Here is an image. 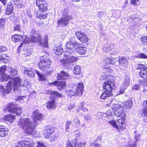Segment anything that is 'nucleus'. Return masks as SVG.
<instances>
[{"instance_id": "1", "label": "nucleus", "mask_w": 147, "mask_h": 147, "mask_svg": "<svg viewBox=\"0 0 147 147\" xmlns=\"http://www.w3.org/2000/svg\"><path fill=\"white\" fill-rule=\"evenodd\" d=\"M70 44V43H66V48L63 52L64 58L62 61L63 65L66 67H70L78 59V57L74 54V53L76 51V48L73 47Z\"/></svg>"}, {"instance_id": "2", "label": "nucleus", "mask_w": 147, "mask_h": 147, "mask_svg": "<svg viewBox=\"0 0 147 147\" xmlns=\"http://www.w3.org/2000/svg\"><path fill=\"white\" fill-rule=\"evenodd\" d=\"M18 125L25 131L28 134H32L33 132L35 126L29 117L21 118L19 121Z\"/></svg>"}, {"instance_id": "3", "label": "nucleus", "mask_w": 147, "mask_h": 147, "mask_svg": "<svg viewBox=\"0 0 147 147\" xmlns=\"http://www.w3.org/2000/svg\"><path fill=\"white\" fill-rule=\"evenodd\" d=\"M83 86L82 82L77 84L76 85H73L71 89L66 91L68 98L74 99L77 96H81L83 94Z\"/></svg>"}, {"instance_id": "4", "label": "nucleus", "mask_w": 147, "mask_h": 147, "mask_svg": "<svg viewBox=\"0 0 147 147\" xmlns=\"http://www.w3.org/2000/svg\"><path fill=\"white\" fill-rule=\"evenodd\" d=\"M47 38L48 37L47 36H45L44 37V41L41 40V37L40 36H38L37 37L34 36H31L30 38V40L28 37H26L24 39V41L22 44L19 46L18 48V50L21 47V46L24 44H28L31 41L34 42H37L38 41L40 42V43L41 46L42 47H47Z\"/></svg>"}, {"instance_id": "5", "label": "nucleus", "mask_w": 147, "mask_h": 147, "mask_svg": "<svg viewBox=\"0 0 147 147\" xmlns=\"http://www.w3.org/2000/svg\"><path fill=\"white\" fill-rule=\"evenodd\" d=\"M105 78L104 79L107 78L109 79L107 81L105 82L103 84V88L104 90L108 92H111L112 90L115 87V82L114 80L115 79V77H111L109 74H104Z\"/></svg>"}, {"instance_id": "6", "label": "nucleus", "mask_w": 147, "mask_h": 147, "mask_svg": "<svg viewBox=\"0 0 147 147\" xmlns=\"http://www.w3.org/2000/svg\"><path fill=\"white\" fill-rule=\"evenodd\" d=\"M13 82V90L14 91L18 90L19 88L22 85L23 87L25 88L24 89L27 90L30 87V85L28 82H25L23 84H20V79L18 77L14 76L11 79Z\"/></svg>"}, {"instance_id": "7", "label": "nucleus", "mask_w": 147, "mask_h": 147, "mask_svg": "<svg viewBox=\"0 0 147 147\" xmlns=\"http://www.w3.org/2000/svg\"><path fill=\"white\" fill-rule=\"evenodd\" d=\"M104 61L105 64L103 66V72L105 73L111 72L112 71V70L110 69V67L108 65V64H116L117 63V61L118 60V58H116L115 59L112 58L109 59L107 57L104 58Z\"/></svg>"}, {"instance_id": "8", "label": "nucleus", "mask_w": 147, "mask_h": 147, "mask_svg": "<svg viewBox=\"0 0 147 147\" xmlns=\"http://www.w3.org/2000/svg\"><path fill=\"white\" fill-rule=\"evenodd\" d=\"M40 59V61L38 63V65L40 69L45 71L50 67L51 62L49 57L44 55L42 56Z\"/></svg>"}, {"instance_id": "9", "label": "nucleus", "mask_w": 147, "mask_h": 147, "mask_svg": "<svg viewBox=\"0 0 147 147\" xmlns=\"http://www.w3.org/2000/svg\"><path fill=\"white\" fill-rule=\"evenodd\" d=\"M69 12L65 9L63 13V17L58 21V25L64 27L68 24L69 21L72 19L71 16L68 14Z\"/></svg>"}, {"instance_id": "10", "label": "nucleus", "mask_w": 147, "mask_h": 147, "mask_svg": "<svg viewBox=\"0 0 147 147\" xmlns=\"http://www.w3.org/2000/svg\"><path fill=\"white\" fill-rule=\"evenodd\" d=\"M67 43H70L71 45L73 46V47H75L76 51L81 55H84L86 53L87 50L86 48L85 47H79L80 44L77 42H74L72 40H70L68 41Z\"/></svg>"}, {"instance_id": "11", "label": "nucleus", "mask_w": 147, "mask_h": 147, "mask_svg": "<svg viewBox=\"0 0 147 147\" xmlns=\"http://www.w3.org/2000/svg\"><path fill=\"white\" fill-rule=\"evenodd\" d=\"M114 114L117 117L123 118L125 117V114L123 112V107L119 104L113 105L112 106Z\"/></svg>"}, {"instance_id": "12", "label": "nucleus", "mask_w": 147, "mask_h": 147, "mask_svg": "<svg viewBox=\"0 0 147 147\" xmlns=\"http://www.w3.org/2000/svg\"><path fill=\"white\" fill-rule=\"evenodd\" d=\"M13 103H10L7 106V110L10 113L16 114L18 116H20L22 113L23 110L22 108L19 107H13Z\"/></svg>"}, {"instance_id": "13", "label": "nucleus", "mask_w": 147, "mask_h": 147, "mask_svg": "<svg viewBox=\"0 0 147 147\" xmlns=\"http://www.w3.org/2000/svg\"><path fill=\"white\" fill-rule=\"evenodd\" d=\"M7 69V66L3 65L0 67V74H1L0 81L3 82H5L9 80H10L11 78L9 75L5 73V71Z\"/></svg>"}, {"instance_id": "14", "label": "nucleus", "mask_w": 147, "mask_h": 147, "mask_svg": "<svg viewBox=\"0 0 147 147\" xmlns=\"http://www.w3.org/2000/svg\"><path fill=\"white\" fill-rule=\"evenodd\" d=\"M43 115L40 113L38 110H36L32 113V117L33 121L37 124L38 122L42 120Z\"/></svg>"}, {"instance_id": "15", "label": "nucleus", "mask_w": 147, "mask_h": 147, "mask_svg": "<svg viewBox=\"0 0 147 147\" xmlns=\"http://www.w3.org/2000/svg\"><path fill=\"white\" fill-rule=\"evenodd\" d=\"M75 34L78 39L82 42L86 43L89 40V38L88 36L81 31L76 32Z\"/></svg>"}, {"instance_id": "16", "label": "nucleus", "mask_w": 147, "mask_h": 147, "mask_svg": "<svg viewBox=\"0 0 147 147\" xmlns=\"http://www.w3.org/2000/svg\"><path fill=\"white\" fill-rule=\"evenodd\" d=\"M11 79L9 80V81L7 84L6 86L5 89L4 88V87L2 86H0V92H2L3 94L5 93L7 94H9L11 90L12 85V84L13 82Z\"/></svg>"}, {"instance_id": "17", "label": "nucleus", "mask_w": 147, "mask_h": 147, "mask_svg": "<svg viewBox=\"0 0 147 147\" xmlns=\"http://www.w3.org/2000/svg\"><path fill=\"white\" fill-rule=\"evenodd\" d=\"M54 128L51 126H48L45 127L44 135L45 137L46 138H49L51 135L54 132Z\"/></svg>"}, {"instance_id": "18", "label": "nucleus", "mask_w": 147, "mask_h": 147, "mask_svg": "<svg viewBox=\"0 0 147 147\" xmlns=\"http://www.w3.org/2000/svg\"><path fill=\"white\" fill-rule=\"evenodd\" d=\"M51 85H55L57 86L58 89L59 90H61L65 88L66 85L65 82L63 81H59V82L54 81L49 84Z\"/></svg>"}, {"instance_id": "19", "label": "nucleus", "mask_w": 147, "mask_h": 147, "mask_svg": "<svg viewBox=\"0 0 147 147\" xmlns=\"http://www.w3.org/2000/svg\"><path fill=\"white\" fill-rule=\"evenodd\" d=\"M85 145V143H76V140H74L72 143L69 141L67 142L66 147H84Z\"/></svg>"}, {"instance_id": "20", "label": "nucleus", "mask_w": 147, "mask_h": 147, "mask_svg": "<svg viewBox=\"0 0 147 147\" xmlns=\"http://www.w3.org/2000/svg\"><path fill=\"white\" fill-rule=\"evenodd\" d=\"M8 129L5 126L0 125V138H3L7 135Z\"/></svg>"}, {"instance_id": "21", "label": "nucleus", "mask_w": 147, "mask_h": 147, "mask_svg": "<svg viewBox=\"0 0 147 147\" xmlns=\"http://www.w3.org/2000/svg\"><path fill=\"white\" fill-rule=\"evenodd\" d=\"M57 78L59 80H65L69 78H71V77L70 76L69 74L67 73L64 71H62L61 72V74H58L57 76Z\"/></svg>"}, {"instance_id": "22", "label": "nucleus", "mask_w": 147, "mask_h": 147, "mask_svg": "<svg viewBox=\"0 0 147 147\" xmlns=\"http://www.w3.org/2000/svg\"><path fill=\"white\" fill-rule=\"evenodd\" d=\"M36 71H37L34 69L31 68L29 70L26 68L24 69V73L28 75L29 77L33 78L34 77L35 73H36Z\"/></svg>"}, {"instance_id": "23", "label": "nucleus", "mask_w": 147, "mask_h": 147, "mask_svg": "<svg viewBox=\"0 0 147 147\" xmlns=\"http://www.w3.org/2000/svg\"><path fill=\"white\" fill-rule=\"evenodd\" d=\"M88 105L84 102H81L78 106V109L81 110L83 112H87L88 111V109L87 108V106Z\"/></svg>"}, {"instance_id": "24", "label": "nucleus", "mask_w": 147, "mask_h": 147, "mask_svg": "<svg viewBox=\"0 0 147 147\" xmlns=\"http://www.w3.org/2000/svg\"><path fill=\"white\" fill-rule=\"evenodd\" d=\"M3 119L4 121L11 123L13 122L15 119V117L14 116L10 114L5 115L3 117Z\"/></svg>"}, {"instance_id": "25", "label": "nucleus", "mask_w": 147, "mask_h": 147, "mask_svg": "<svg viewBox=\"0 0 147 147\" xmlns=\"http://www.w3.org/2000/svg\"><path fill=\"white\" fill-rule=\"evenodd\" d=\"M118 61L120 65L126 67L127 65L128 62L127 61V59L124 57H120L118 58Z\"/></svg>"}, {"instance_id": "26", "label": "nucleus", "mask_w": 147, "mask_h": 147, "mask_svg": "<svg viewBox=\"0 0 147 147\" xmlns=\"http://www.w3.org/2000/svg\"><path fill=\"white\" fill-rule=\"evenodd\" d=\"M14 8L13 5L11 2H9L7 5L5 13L6 15H10L12 12Z\"/></svg>"}, {"instance_id": "27", "label": "nucleus", "mask_w": 147, "mask_h": 147, "mask_svg": "<svg viewBox=\"0 0 147 147\" xmlns=\"http://www.w3.org/2000/svg\"><path fill=\"white\" fill-rule=\"evenodd\" d=\"M45 105L48 109H54L56 106L55 100H52V101L48 102Z\"/></svg>"}, {"instance_id": "28", "label": "nucleus", "mask_w": 147, "mask_h": 147, "mask_svg": "<svg viewBox=\"0 0 147 147\" xmlns=\"http://www.w3.org/2000/svg\"><path fill=\"white\" fill-rule=\"evenodd\" d=\"M37 17L40 19H45L47 17V14L44 11H38L37 12Z\"/></svg>"}, {"instance_id": "29", "label": "nucleus", "mask_w": 147, "mask_h": 147, "mask_svg": "<svg viewBox=\"0 0 147 147\" xmlns=\"http://www.w3.org/2000/svg\"><path fill=\"white\" fill-rule=\"evenodd\" d=\"M62 97V94L57 92L56 91H52L51 92V100H55L56 97L61 98Z\"/></svg>"}, {"instance_id": "30", "label": "nucleus", "mask_w": 147, "mask_h": 147, "mask_svg": "<svg viewBox=\"0 0 147 147\" xmlns=\"http://www.w3.org/2000/svg\"><path fill=\"white\" fill-rule=\"evenodd\" d=\"M23 38L20 35L15 34L11 38V40L14 42H17L22 40Z\"/></svg>"}, {"instance_id": "31", "label": "nucleus", "mask_w": 147, "mask_h": 147, "mask_svg": "<svg viewBox=\"0 0 147 147\" xmlns=\"http://www.w3.org/2000/svg\"><path fill=\"white\" fill-rule=\"evenodd\" d=\"M124 108L126 109L131 108L132 106V102L131 100H128L123 103Z\"/></svg>"}, {"instance_id": "32", "label": "nucleus", "mask_w": 147, "mask_h": 147, "mask_svg": "<svg viewBox=\"0 0 147 147\" xmlns=\"http://www.w3.org/2000/svg\"><path fill=\"white\" fill-rule=\"evenodd\" d=\"M112 95L111 92H108L107 91L104 90V92H103L100 96V98L101 99H106L108 97L111 96Z\"/></svg>"}, {"instance_id": "33", "label": "nucleus", "mask_w": 147, "mask_h": 147, "mask_svg": "<svg viewBox=\"0 0 147 147\" xmlns=\"http://www.w3.org/2000/svg\"><path fill=\"white\" fill-rule=\"evenodd\" d=\"M63 50L61 46L55 47L53 50L54 52L56 55H61L63 53Z\"/></svg>"}, {"instance_id": "34", "label": "nucleus", "mask_w": 147, "mask_h": 147, "mask_svg": "<svg viewBox=\"0 0 147 147\" xmlns=\"http://www.w3.org/2000/svg\"><path fill=\"white\" fill-rule=\"evenodd\" d=\"M130 82V77L128 76H126L123 86L127 88L129 85Z\"/></svg>"}, {"instance_id": "35", "label": "nucleus", "mask_w": 147, "mask_h": 147, "mask_svg": "<svg viewBox=\"0 0 147 147\" xmlns=\"http://www.w3.org/2000/svg\"><path fill=\"white\" fill-rule=\"evenodd\" d=\"M47 4L46 2L38 7L39 9L42 11L45 12L47 9Z\"/></svg>"}, {"instance_id": "36", "label": "nucleus", "mask_w": 147, "mask_h": 147, "mask_svg": "<svg viewBox=\"0 0 147 147\" xmlns=\"http://www.w3.org/2000/svg\"><path fill=\"white\" fill-rule=\"evenodd\" d=\"M74 74L78 75L80 73V67L77 65L75 66L73 70Z\"/></svg>"}, {"instance_id": "37", "label": "nucleus", "mask_w": 147, "mask_h": 147, "mask_svg": "<svg viewBox=\"0 0 147 147\" xmlns=\"http://www.w3.org/2000/svg\"><path fill=\"white\" fill-rule=\"evenodd\" d=\"M8 73L12 76H14L17 74V71L16 70L11 67L8 68Z\"/></svg>"}, {"instance_id": "38", "label": "nucleus", "mask_w": 147, "mask_h": 147, "mask_svg": "<svg viewBox=\"0 0 147 147\" xmlns=\"http://www.w3.org/2000/svg\"><path fill=\"white\" fill-rule=\"evenodd\" d=\"M109 123L112 126L115 128L117 129H119V127L118 125L116 123L115 121L113 120H111L108 121Z\"/></svg>"}, {"instance_id": "39", "label": "nucleus", "mask_w": 147, "mask_h": 147, "mask_svg": "<svg viewBox=\"0 0 147 147\" xmlns=\"http://www.w3.org/2000/svg\"><path fill=\"white\" fill-rule=\"evenodd\" d=\"M25 54L28 56L30 55L33 51L32 49L31 48V47L30 46L27 47V48L25 49Z\"/></svg>"}, {"instance_id": "40", "label": "nucleus", "mask_w": 147, "mask_h": 147, "mask_svg": "<svg viewBox=\"0 0 147 147\" xmlns=\"http://www.w3.org/2000/svg\"><path fill=\"white\" fill-rule=\"evenodd\" d=\"M147 73V69H145L144 70H141L140 71L139 74L140 76L144 78V77H145L146 74Z\"/></svg>"}, {"instance_id": "41", "label": "nucleus", "mask_w": 147, "mask_h": 147, "mask_svg": "<svg viewBox=\"0 0 147 147\" xmlns=\"http://www.w3.org/2000/svg\"><path fill=\"white\" fill-rule=\"evenodd\" d=\"M112 113L111 111L110 110L106 112L104 115L105 117H106L107 118H109L110 119H112V117L111 116Z\"/></svg>"}, {"instance_id": "42", "label": "nucleus", "mask_w": 147, "mask_h": 147, "mask_svg": "<svg viewBox=\"0 0 147 147\" xmlns=\"http://www.w3.org/2000/svg\"><path fill=\"white\" fill-rule=\"evenodd\" d=\"M36 74L39 77V80L41 81H43L45 80L44 76L41 74L38 71H36Z\"/></svg>"}, {"instance_id": "43", "label": "nucleus", "mask_w": 147, "mask_h": 147, "mask_svg": "<svg viewBox=\"0 0 147 147\" xmlns=\"http://www.w3.org/2000/svg\"><path fill=\"white\" fill-rule=\"evenodd\" d=\"M45 2H46L44 0H36V5L38 7H39Z\"/></svg>"}, {"instance_id": "44", "label": "nucleus", "mask_w": 147, "mask_h": 147, "mask_svg": "<svg viewBox=\"0 0 147 147\" xmlns=\"http://www.w3.org/2000/svg\"><path fill=\"white\" fill-rule=\"evenodd\" d=\"M142 43L144 45H147V36H144L140 38Z\"/></svg>"}, {"instance_id": "45", "label": "nucleus", "mask_w": 147, "mask_h": 147, "mask_svg": "<svg viewBox=\"0 0 147 147\" xmlns=\"http://www.w3.org/2000/svg\"><path fill=\"white\" fill-rule=\"evenodd\" d=\"M136 57L140 59H147V56L145 54L140 53L136 56Z\"/></svg>"}, {"instance_id": "46", "label": "nucleus", "mask_w": 147, "mask_h": 147, "mask_svg": "<svg viewBox=\"0 0 147 147\" xmlns=\"http://www.w3.org/2000/svg\"><path fill=\"white\" fill-rule=\"evenodd\" d=\"M137 69H138L144 70L145 69H147V68H146L145 65L141 64H139L138 65V66H137Z\"/></svg>"}, {"instance_id": "47", "label": "nucleus", "mask_w": 147, "mask_h": 147, "mask_svg": "<svg viewBox=\"0 0 147 147\" xmlns=\"http://www.w3.org/2000/svg\"><path fill=\"white\" fill-rule=\"evenodd\" d=\"M2 58L3 59V62L6 63L7 61L9 59V57L5 54H3L2 55Z\"/></svg>"}, {"instance_id": "48", "label": "nucleus", "mask_w": 147, "mask_h": 147, "mask_svg": "<svg viewBox=\"0 0 147 147\" xmlns=\"http://www.w3.org/2000/svg\"><path fill=\"white\" fill-rule=\"evenodd\" d=\"M119 120L118 122H120L119 121H120L121 124H119V126L120 128L122 130L124 129L125 128V124L124 122H121V120L119 119H117Z\"/></svg>"}, {"instance_id": "49", "label": "nucleus", "mask_w": 147, "mask_h": 147, "mask_svg": "<svg viewBox=\"0 0 147 147\" xmlns=\"http://www.w3.org/2000/svg\"><path fill=\"white\" fill-rule=\"evenodd\" d=\"M66 123V124L65 130L67 132H68L69 131V126L71 125V122L68 120L67 121Z\"/></svg>"}, {"instance_id": "50", "label": "nucleus", "mask_w": 147, "mask_h": 147, "mask_svg": "<svg viewBox=\"0 0 147 147\" xmlns=\"http://www.w3.org/2000/svg\"><path fill=\"white\" fill-rule=\"evenodd\" d=\"M127 88L123 86H121L120 87V90L119 91V93H118V95H120L122 94L124 92L125 90Z\"/></svg>"}, {"instance_id": "51", "label": "nucleus", "mask_w": 147, "mask_h": 147, "mask_svg": "<svg viewBox=\"0 0 147 147\" xmlns=\"http://www.w3.org/2000/svg\"><path fill=\"white\" fill-rule=\"evenodd\" d=\"M142 113L143 117H147V108H144L142 110Z\"/></svg>"}, {"instance_id": "52", "label": "nucleus", "mask_w": 147, "mask_h": 147, "mask_svg": "<svg viewBox=\"0 0 147 147\" xmlns=\"http://www.w3.org/2000/svg\"><path fill=\"white\" fill-rule=\"evenodd\" d=\"M137 131H136L134 132L135 134V138L136 140V142H137L138 141L139 139L140 138V135L139 134H136L137 133Z\"/></svg>"}, {"instance_id": "53", "label": "nucleus", "mask_w": 147, "mask_h": 147, "mask_svg": "<svg viewBox=\"0 0 147 147\" xmlns=\"http://www.w3.org/2000/svg\"><path fill=\"white\" fill-rule=\"evenodd\" d=\"M104 50L105 52H108L111 50V46L110 45H108L106 47L104 48Z\"/></svg>"}, {"instance_id": "54", "label": "nucleus", "mask_w": 147, "mask_h": 147, "mask_svg": "<svg viewBox=\"0 0 147 147\" xmlns=\"http://www.w3.org/2000/svg\"><path fill=\"white\" fill-rule=\"evenodd\" d=\"M22 21L24 24H26L27 22L28 19L26 16L25 14L22 15Z\"/></svg>"}, {"instance_id": "55", "label": "nucleus", "mask_w": 147, "mask_h": 147, "mask_svg": "<svg viewBox=\"0 0 147 147\" xmlns=\"http://www.w3.org/2000/svg\"><path fill=\"white\" fill-rule=\"evenodd\" d=\"M14 3L15 4L20 7H21L22 5V1L21 0L14 1Z\"/></svg>"}, {"instance_id": "56", "label": "nucleus", "mask_w": 147, "mask_h": 147, "mask_svg": "<svg viewBox=\"0 0 147 147\" xmlns=\"http://www.w3.org/2000/svg\"><path fill=\"white\" fill-rule=\"evenodd\" d=\"M139 83L144 86H146L147 87V81L140 80Z\"/></svg>"}, {"instance_id": "57", "label": "nucleus", "mask_w": 147, "mask_h": 147, "mask_svg": "<svg viewBox=\"0 0 147 147\" xmlns=\"http://www.w3.org/2000/svg\"><path fill=\"white\" fill-rule=\"evenodd\" d=\"M20 28L21 26L19 24H17L14 26V30H17L20 32L21 30Z\"/></svg>"}, {"instance_id": "58", "label": "nucleus", "mask_w": 147, "mask_h": 147, "mask_svg": "<svg viewBox=\"0 0 147 147\" xmlns=\"http://www.w3.org/2000/svg\"><path fill=\"white\" fill-rule=\"evenodd\" d=\"M131 4L135 6L137 5L139 0H131Z\"/></svg>"}, {"instance_id": "59", "label": "nucleus", "mask_w": 147, "mask_h": 147, "mask_svg": "<svg viewBox=\"0 0 147 147\" xmlns=\"http://www.w3.org/2000/svg\"><path fill=\"white\" fill-rule=\"evenodd\" d=\"M7 48L5 47L0 46V53L4 52L7 50Z\"/></svg>"}, {"instance_id": "60", "label": "nucleus", "mask_w": 147, "mask_h": 147, "mask_svg": "<svg viewBox=\"0 0 147 147\" xmlns=\"http://www.w3.org/2000/svg\"><path fill=\"white\" fill-rule=\"evenodd\" d=\"M37 147H47L42 142H38Z\"/></svg>"}, {"instance_id": "61", "label": "nucleus", "mask_w": 147, "mask_h": 147, "mask_svg": "<svg viewBox=\"0 0 147 147\" xmlns=\"http://www.w3.org/2000/svg\"><path fill=\"white\" fill-rule=\"evenodd\" d=\"M74 123L76 124V126H77L80 125V122L79 120L76 118L74 120Z\"/></svg>"}, {"instance_id": "62", "label": "nucleus", "mask_w": 147, "mask_h": 147, "mask_svg": "<svg viewBox=\"0 0 147 147\" xmlns=\"http://www.w3.org/2000/svg\"><path fill=\"white\" fill-rule=\"evenodd\" d=\"M140 88V86L138 84H135L132 88L133 90H138Z\"/></svg>"}, {"instance_id": "63", "label": "nucleus", "mask_w": 147, "mask_h": 147, "mask_svg": "<svg viewBox=\"0 0 147 147\" xmlns=\"http://www.w3.org/2000/svg\"><path fill=\"white\" fill-rule=\"evenodd\" d=\"M57 138V137L56 136H51L50 138V140L51 142H53L56 140Z\"/></svg>"}, {"instance_id": "64", "label": "nucleus", "mask_w": 147, "mask_h": 147, "mask_svg": "<svg viewBox=\"0 0 147 147\" xmlns=\"http://www.w3.org/2000/svg\"><path fill=\"white\" fill-rule=\"evenodd\" d=\"M137 144L136 142L134 143L133 144H129L127 145L126 147H136Z\"/></svg>"}]
</instances>
